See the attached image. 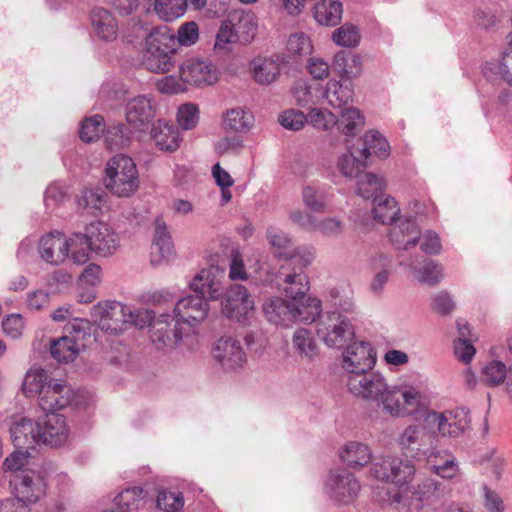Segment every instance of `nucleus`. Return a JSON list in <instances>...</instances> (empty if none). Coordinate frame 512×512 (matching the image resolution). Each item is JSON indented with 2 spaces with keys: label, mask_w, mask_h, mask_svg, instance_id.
<instances>
[{
  "label": "nucleus",
  "mask_w": 512,
  "mask_h": 512,
  "mask_svg": "<svg viewBox=\"0 0 512 512\" xmlns=\"http://www.w3.org/2000/svg\"><path fill=\"white\" fill-rule=\"evenodd\" d=\"M398 224L390 230V239L398 248L408 250L410 247L417 245L420 239V229L412 217L404 220L398 219Z\"/></svg>",
  "instance_id": "bb28decb"
},
{
  "label": "nucleus",
  "mask_w": 512,
  "mask_h": 512,
  "mask_svg": "<svg viewBox=\"0 0 512 512\" xmlns=\"http://www.w3.org/2000/svg\"><path fill=\"white\" fill-rule=\"evenodd\" d=\"M152 139L156 146L166 152L176 151L181 142L178 127L163 120H158L152 127Z\"/></svg>",
  "instance_id": "c756f323"
},
{
  "label": "nucleus",
  "mask_w": 512,
  "mask_h": 512,
  "mask_svg": "<svg viewBox=\"0 0 512 512\" xmlns=\"http://www.w3.org/2000/svg\"><path fill=\"white\" fill-rule=\"evenodd\" d=\"M34 387L43 413H56L67 407L74 397L72 388L65 381L55 379L42 368L34 370Z\"/></svg>",
  "instance_id": "20e7f679"
},
{
  "label": "nucleus",
  "mask_w": 512,
  "mask_h": 512,
  "mask_svg": "<svg viewBox=\"0 0 512 512\" xmlns=\"http://www.w3.org/2000/svg\"><path fill=\"white\" fill-rule=\"evenodd\" d=\"M179 76L183 83L196 87L212 85L218 80L215 66L200 59H187L180 64Z\"/></svg>",
  "instance_id": "a211bd4d"
},
{
  "label": "nucleus",
  "mask_w": 512,
  "mask_h": 512,
  "mask_svg": "<svg viewBox=\"0 0 512 512\" xmlns=\"http://www.w3.org/2000/svg\"><path fill=\"white\" fill-rule=\"evenodd\" d=\"M91 23L96 36L106 42L114 41L118 35V23L113 14L101 7L91 11Z\"/></svg>",
  "instance_id": "cd10ccee"
},
{
  "label": "nucleus",
  "mask_w": 512,
  "mask_h": 512,
  "mask_svg": "<svg viewBox=\"0 0 512 512\" xmlns=\"http://www.w3.org/2000/svg\"><path fill=\"white\" fill-rule=\"evenodd\" d=\"M373 204L372 213L376 221L385 225H390L396 221L400 210L394 198L387 196L383 199L381 196Z\"/></svg>",
  "instance_id": "a18cd8bd"
},
{
  "label": "nucleus",
  "mask_w": 512,
  "mask_h": 512,
  "mask_svg": "<svg viewBox=\"0 0 512 512\" xmlns=\"http://www.w3.org/2000/svg\"><path fill=\"white\" fill-rule=\"evenodd\" d=\"M156 14L162 20L171 22L186 11L185 0H150Z\"/></svg>",
  "instance_id": "49530a36"
},
{
  "label": "nucleus",
  "mask_w": 512,
  "mask_h": 512,
  "mask_svg": "<svg viewBox=\"0 0 512 512\" xmlns=\"http://www.w3.org/2000/svg\"><path fill=\"white\" fill-rule=\"evenodd\" d=\"M140 323L150 327V339L158 350L173 349L184 335L190 334L177 318L170 314H161L155 318L152 311L145 310Z\"/></svg>",
  "instance_id": "423d86ee"
},
{
  "label": "nucleus",
  "mask_w": 512,
  "mask_h": 512,
  "mask_svg": "<svg viewBox=\"0 0 512 512\" xmlns=\"http://www.w3.org/2000/svg\"><path fill=\"white\" fill-rule=\"evenodd\" d=\"M254 117L242 108L228 110L224 116L223 127L226 132L243 133L253 126Z\"/></svg>",
  "instance_id": "e433bc0d"
},
{
  "label": "nucleus",
  "mask_w": 512,
  "mask_h": 512,
  "mask_svg": "<svg viewBox=\"0 0 512 512\" xmlns=\"http://www.w3.org/2000/svg\"><path fill=\"white\" fill-rule=\"evenodd\" d=\"M448 493L447 486L433 478L423 479L416 487L397 493L393 502L407 512H420L425 506L439 501Z\"/></svg>",
  "instance_id": "0eeeda50"
},
{
  "label": "nucleus",
  "mask_w": 512,
  "mask_h": 512,
  "mask_svg": "<svg viewBox=\"0 0 512 512\" xmlns=\"http://www.w3.org/2000/svg\"><path fill=\"white\" fill-rule=\"evenodd\" d=\"M146 493L143 488L135 486L127 488L119 493L114 500V504L118 507H123L124 510L131 512L138 510L145 504Z\"/></svg>",
  "instance_id": "09e8293b"
},
{
  "label": "nucleus",
  "mask_w": 512,
  "mask_h": 512,
  "mask_svg": "<svg viewBox=\"0 0 512 512\" xmlns=\"http://www.w3.org/2000/svg\"><path fill=\"white\" fill-rule=\"evenodd\" d=\"M339 118H336L334 125H337L338 130L347 135L355 136L364 126V116L357 108H344L341 109Z\"/></svg>",
  "instance_id": "58836bf2"
},
{
  "label": "nucleus",
  "mask_w": 512,
  "mask_h": 512,
  "mask_svg": "<svg viewBox=\"0 0 512 512\" xmlns=\"http://www.w3.org/2000/svg\"><path fill=\"white\" fill-rule=\"evenodd\" d=\"M230 21L233 29L236 32L239 43L247 44L255 36L257 24L254 20L252 13H245L244 11H233L229 13Z\"/></svg>",
  "instance_id": "72a5a7b5"
},
{
  "label": "nucleus",
  "mask_w": 512,
  "mask_h": 512,
  "mask_svg": "<svg viewBox=\"0 0 512 512\" xmlns=\"http://www.w3.org/2000/svg\"><path fill=\"white\" fill-rule=\"evenodd\" d=\"M333 41L343 47H354L360 41L358 28L352 24H344L334 30L332 35Z\"/></svg>",
  "instance_id": "4d7b16f0"
},
{
  "label": "nucleus",
  "mask_w": 512,
  "mask_h": 512,
  "mask_svg": "<svg viewBox=\"0 0 512 512\" xmlns=\"http://www.w3.org/2000/svg\"><path fill=\"white\" fill-rule=\"evenodd\" d=\"M342 3L338 0H320L313 7L315 20L323 26H336L341 22Z\"/></svg>",
  "instance_id": "2f4dec72"
},
{
  "label": "nucleus",
  "mask_w": 512,
  "mask_h": 512,
  "mask_svg": "<svg viewBox=\"0 0 512 512\" xmlns=\"http://www.w3.org/2000/svg\"><path fill=\"white\" fill-rule=\"evenodd\" d=\"M40 257L51 265H59L68 257L67 239L59 232L48 233L39 241Z\"/></svg>",
  "instance_id": "393cba45"
},
{
  "label": "nucleus",
  "mask_w": 512,
  "mask_h": 512,
  "mask_svg": "<svg viewBox=\"0 0 512 512\" xmlns=\"http://www.w3.org/2000/svg\"><path fill=\"white\" fill-rule=\"evenodd\" d=\"M214 358L224 369L235 370L246 362V354L240 342L232 337H221L213 349Z\"/></svg>",
  "instance_id": "4be33fe9"
},
{
  "label": "nucleus",
  "mask_w": 512,
  "mask_h": 512,
  "mask_svg": "<svg viewBox=\"0 0 512 512\" xmlns=\"http://www.w3.org/2000/svg\"><path fill=\"white\" fill-rule=\"evenodd\" d=\"M199 37L198 26L195 22H186L178 29L177 37L175 36L177 47L179 45L191 46L196 43Z\"/></svg>",
  "instance_id": "338daca9"
},
{
  "label": "nucleus",
  "mask_w": 512,
  "mask_h": 512,
  "mask_svg": "<svg viewBox=\"0 0 512 512\" xmlns=\"http://www.w3.org/2000/svg\"><path fill=\"white\" fill-rule=\"evenodd\" d=\"M105 142L111 150L125 148L130 142L129 128L123 123L109 126L105 134Z\"/></svg>",
  "instance_id": "5fc2aeb1"
},
{
  "label": "nucleus",
  "mask_w": 512,
  "mask_h": 512,
  "mask_svg": "<svg viewBox=\"0 0 512 512\" xmlns=\"http://www.w3.org/2000/svg\"><path fill=\"white\" fill-rule=\"evenodd\" d=\"M79 352L75 344L65 334L56 340H52L50 343L51 356L58 362H72L76 359Z\"/></svg>",
  "instance_id": "de8ad7c7"
},
{
  "label": "nucleus",
  "mask_w": 512,
  "mask_h": 512,
  "mask_svg": "<svg viewBox=\"0 0 512 512\" xmlns=\"http://www.w3.org/2000/svg\"><path fill=\"white\" fill-rule=\"evenodd\" d=\"M389 144L387 140L375 130H370L363 137V147L359 149V154L364 160H368L371 155L380 158L388 156Z\"/></svg>",
  "instance_id": "c9c22d12"
},
{
  "label": "nucleus",
  "mask_w": 512,
  "mask_h": 512,
  "mask_svg": "<svg viewBox=\"0 0 512 512\" xmlns=\"http://www.w3.org/2000/svg\"><path fill=\"white\" fill-rule=\"evenodd\" d=\"M177 121L182 129H193L199 121L198 106L193 103H187L182 105L177 113Z\"/></svg>",
  "instance_id": "bf43d9fd"
},
{
  "label": "nucleus",
  "mask_w": 512,
  "mask_h": 512,
  "mask_svg": "<svg viewBox=\"0 0 512 512\" xmlns=\"http://www.w3.org/2000/svg\"><path fill=\"white\" fill-rule=\"evenodd\" d=\"M303 203L306 208L315 213L325 212L324 195L317 189L307 186L302 191Z\"/></svg>",
  "instance_id": "052dcab7"
},
{
  "label": "nucleus",
  "mask_w": 512,
  "mask_h": 512,
  "mask_svg": "<svg viewBox=\"0 0 512 512\" xmlns=\"http://www.w3.org/2000/svg\"><path fill=\"white\" fill-rule=\"evenodd\" d=\"M254 310V301L245 286L232 285L226 293L225 301L222 303L224 315L238 322L247 318Z\"/></svg>",
  "instance_id": "6ab92c4d"
},
{
  "label": "nucleus",
  "mask_w": 512,
  "mask_h": 512,
  "mask_svg": "<svg viewBox=\"0 0 512 512\" xmlns=\"http://www.w3.org/2000/svg\"><path fill=\"white\" fill-rule=\"evenodd\" d=\"M333 69L348 79L356 77L361 71V59L351 51H338L334 55Z\"/></svg>",
  "instance_id": "ea45409f"
},
{
  "label": "nucleus",
  "mask_w": 512,
  "mask_h": 512,
  "mask_svg": "<svg viewBox=\"0 0 512 512\" xmlns=\"http://www.w3.org/2000/svg\"><path fill=\"white\" fill-rule=\"evenodd\" d=\"M47 482V476L41 473L34 477V504H38L36 511L43 508L47 512H60L61 504L54 497L46 496Z\"/></svg>",
  "instance_id": "a19ab883"
},
{
  "label": "nucleus",
  "mask_w": 512,
  "mask_h": 512,
  "mask_svg": "<svg viewBox=\"0 0 512 512\" xmlns=\"http://www.w3.org/2000/svg\"><path fill=\"white\" fill-rule=\"evenodd\" d=\"M145 37L141 63L153 73L169 72L176 64L177 43L175 34L167 25L152 28Z\"/></svg>",
  "instance_id": "f03ea898"
},
{
  "label": "nucleus",
  "mask_w": 512,
  "mask_h": 512,
  "mask_svg": "<svg viewBox=\"0 0 512 512\" xmlns=\"http://www.w3.org/2000/svg\"><path fill=\"white\" fill-rule=\"evenodd\" d=\"M425 422L441 436L456 438L470 427L471 419L469 410L460 407L448 413L430 411L425 416Z\"/></svg>",
  "instance_id": "f8f14e48"
},
{
  "label": "nucleus",
  "mask_w": 512,
  "mask_h": 512,
  "mask_svg": "<svg viewBox=\"0 0 512 512\" xmlns=\"http://www.w3.org/2000/svg\"><path fill=\"white\" fill-rule=\"evenodd\" d=\"M392 265V260L384 254H378L371 259V267L378 271L371 283L373 292L379 293L388 281V270Z\"/></svg>",
  "instance_id": "3c124183"
},
{
  "label": "nucleus",
  "mask_w": 512,
  "mask_h": 512,
  "mask_svg": "<svg viewBox=\"0 0 512 512\" xmlns=\"http://www.w3.org/2000/svg\"><path fill=\"white\" fill-rule=\"evenodd\" d=\"M151 264L157 265L168 259L173 253V243L166 224L161 217L155 221V235L151 246Z\"/></svg>",
  "instance_id": "c85d7f7f"
},
{
  "label": "nucleus",
  "mask_w": 512,
  "mask_h": 512,
  "mask_svg": "<svg viewBox=\"0 0 512 512\" xmlns=\"http://www.w3.org/2000/svg\"><path fill=\"white\" fill-rule=\"evenodd\" d=\"M370 473L377 480L403 486L413 480L416 468L408 460L387 455L373 461Z\"/></svg>",
  "instance_id": "9d476101"
},
{
  "label": "nucleus",
  "mask_w": 512,
  "mask_h": 512,
  "mask_svg": "<svg viewBox=\"0 0 512 512\" xmlns=\"http://www.w3.org/2000/svg\"><path fill=\"white\" fill-rule=\"evenodd\" d=\"M279 278L283 279L282 289L285 295L291 298L294 303H304L307 306V295L309 291L308 277L303 273L302 268L297 271H289V267L282 266L279 270Z\"/></svg>",
  "instance_id": "5701e85b"
},
{
  "label": "nucleus",
  "mask_w": 512,
  "mask_h": 512,
  "mask_svg": "<svg viewBox=\"0 0 512 512\" xmlns=\"http://www.w3.org/2000/svg\"><path fill=\"white\" fill-rule=\"evenodd\" d=\"M239 42L236 32L233 29V25L230 21L229 16L225 19L216 35V41L214 44L215 49H223L227 44Z\"/></svg>",
  "instance_id": "0e129e2a"
},
{
  "label": "nucleus",
  "mask_w": 512,
  "mask_h": 512,
  "mask_svg": "<svg viewBox=\"0 0 512 512\" xmlns=\"http://www.w3.org/2000/svg\"><path fill=\"white\" fill-rule=\"evenodd\" d=\"M408 266L417 274L419 282L429 286L437 285L444 277L443 267L431 259H424L421 267H417L414 261Z\"/></svg>",
  "instance_id": "79ce46f5"
},
{
  "label": "nucleus",
  "mask_w": 512,
  "mask_h": 512,
  "mask_svg": "<svg viewBox=\"0 0 512 512\" xmlns=\"http://www.w3.org/2000/svg\"><path fill=\"white\" fill-rule=\"evenodd\" d=\"M93 332V324L86 319L75 318L64 327L65 335L79 351L86 348L87 343L93 338Z\"/></svg>",
  "instance_id": "473e14b6"
},
{
  "label": "nucleus",
  "mask_w": 512,
  "mask_h": 512,
  "mask_svg": "<svg viewBox=\"0 0 512 512\" xmlns=\"http://www.w3.org/2000/svg\"><path fill=\"white\" fill-rule=\"evenodd\" d=\"M307 117L314 127L322 130H328L336 122V116L333 113L320 108L311 109Z\"/></svg>",
  "instance_id": "69168bd1"
},
{
  "label": "nucleus",
  "mask_w": 512,
  "mask_h": 512,
  "mask_svg": "<svg viewBox=\"0 0 512 512\" xmlns=\"http://www.w3.org/2000/svg\"><path fill=\"white\" fill-rule=\"evenodd\" d=\"M340 457L349 467L357 469L371 462L372 454L367 445L359 442H350L344 447Z\"/></svg>",
  "instance_id": "f704fd0d"
},
{
  "label": "nucleus",
  "mask_w": 512,
  "mask_h": 512,
  "mask_svg": "<svg viewBox=\"0 0 512 512\" xmlns=\"http://www.w3.org/2000/svg\"><path fill=\"white\" fill-rule=\"evenodd\" d=\"M323 97L334 108L344 109L353 101L354 89L349 80H329L323 91Z\"/></svg>",
  "instance_id": "7c9ffc66"
},
{
  "label": "nucleus",
  "mask_w": 512,
  "mask_h": 512,
  "mask_svg": "<svg viewBox=\"0 0 512 512\" xmlns=\"http://www.w3.org/2000/svg\"><path fill=\"white\" fill-rule=\"evenodd\" d=\"M68 254L76 264H85L89 260L90 249L89 239L85 233H74L67 239Z\"/></svg>",
  "instance_id": "c03bdc74"
},
{
  "label": "nucleus",
  "mask_w": 512,
  "mask_h": 512,
  "mask_svg": "<svg viewBox=\"0 0 512 512\" xmlns=\"http://www.w3.org/2000/svg\"><path fill=\"white\" fill-rule=\"evenodd\" d=\"M156 505L164 512H179L184 506V499L181 493L162 490L158 492Z\"/></svg>",
  "instance_id": "13d9d810"
},
{
  "label": "nucleus",
  "mask_w": 512,
  "mask_h": 512,
  "mask_svg": "<svg viewBox=\"0 0 512 512\" xmlns=\"http://www.w3.org/2000/svg\"><path fill=\"white\" fill-rule=\"evenodd\" d=\"M142 313H133L121 302L106 301L92 307L91 319L101 330L118 334L127 324H135L142 328L143 324L138 321Z\"/></svg>",
  "instance_id": "6e6552de"
},
{
  "label": "nucleus",
  "mask_w": 512,
  "mask_h": 512,
  "mask_svg": "<svg viewBox=\"0 0 512 512\" xmlns=\"http://www.w3.org/2000/svg\"><path fill=\"white\" fill-rule=\"evenodd\" d=\"M308 122V117L300 110H286L279 116V123L286 129L298 131Z\"/></svg>",
  "instance_id": "680f3d73"
},
{
  "label": "nucleus",
  "mask_w": 512,
  "mask_h": 512,
  "mask_svg": "<svg viewBox=\"0 0 512 512\" xmlns=\"http://www.w3.org/2000/svg\"><path fill=\"white\" fill-rule=\"evenodd\" d=\"M376 363V351L369 342L355 341L342 355V368L348 376L372 370Z\"/></svg>",
  "instance_id": "ddd939ff"
},
{
  "label": "nucleus",
  "mask_w": 512,
  "mask_h": 512,
  "mask_svg": "<svg viewBox=\"0 0 512 512\" xmlns=\"http://www.w3.org/2000/svg\"><path fill=\"white\" fill-rule=\"evenodd\" d=\"M384 181L373 173H366L360 175L357 181V194L364 199H373L376 202L381 197V192L384 190Z\"/></svg>",
  "instance_id": "37998d69"
},
{
  "label": "nucleus",
  "mask_w": 512,
  "mask_h": 512,
  "mask_svg": "<svg viewBox=\"0 0 512 512\" xmlns=\"http://www.w3.org/2000/svg\"><path fill=\"white\" fill-rule=\"evenodd\" d=\"M25 452L17 449L11 453L3 462V469L12 472L9 481L12 492L19 501L29 500L31 493L32 477L30 470L25 468L29 464V448Z\"/></svg>",
  "instance_id": "9b49d317"
},
{
  "label": "nucleus",
  "mask_w": 512,
  "mask_h": 512,
  "mask_svg": "<svg viewBox=\"0 0 512 512\" xmlns=\"http://www.w3.org/2000/svg\"><path fill=\"white\" fill-rule=\"evenodd\" d=\"M266 320L275 325L289 326L295 321H315L321 313V302L316 298L304 303H291L281 297H271L262 306Z\"/></svg>",
  "instance_id": "7ed1b4c3"
},
{
  "label": "nucleus",
  "mask_w": 512,
  "mask_h": 512,
  "mask_svg": "<svg viewBox=\"0 0 512 512\" xmlns=\"http://www.w3.org/2000/svg\"><path fill=\"white\" fill-rule=\"evenodd\" d=\"M105 130L104 118L100 115H94L85 118L80 126L79 136L82 141L91 143L97 141Z\"/></svg>",
  "instance_id": "864d4df0"
},
{
  "label": "nucleus",
  "mask_w": 512,
  "mask_h": 512,
  "mask_svg": "<svg viewBox=\"0 0 512 512\" xmlns=\"http://www.w3.org/2000/svg\"><path fill=\"white\" fill-rule=\"evenodd\" d=\"M286 48L292 55H309L312 51V43L306 34L296 33L289 37Z\"/></svg>",
  "instance_id": "e2e57ef3"
},
{
  "label": "nucleus",
  "mask_w": 512,
  "mask_h": 512,
  "mask_svg": "<svg viewBox=\"0 0 512 512\" xmlns=\"http://www.w3.org/2000/svg\"><path fill=\"white\" fill-rule=\"evenodd\" d=\"M318 337L330 348H343L355 336L352 318L331 311L317 324Z\"/></svg>",
  "instance_id": "1a4fd4ad"
},
{
  "label": "nucleus",
  "mask_w": 512,
  "mask_h": 512,
  "mask_svg": "<svg viewBox=\"0 0 512 512\" xmlns=\"http://www.w3.org/2000/svg\"><path fill=\"white\" fill-rule=\"evenodd\" d=\"M507 372L503 362L494 360L483 367L480 379L487 386H498L505 380Z\"/></svg>",
  "instance_id": "6e6d98bb"
},
{
  "label": "nucleus",
  "mask_w": 512,
  "mask_h": 512,
  "mask_svg": "<svg viewBox=\"0 0 512 512\" xmlns=\"http://www.w3.org/2000/svg\"><path fill=\"white\" fill-rule=\"evenodd\" d=\"M154 107L151 100L146 96H136L130 98L125 106L126 121L134 129L142 130L154 118Z\"/></svg>",
  "instance_id": "a878e982"
},
{
  "label": "nucleus",
  "mask_w": 512,
  "mask_h": 512,
  "mask_svg": "<svg viewBox=\"0 0 512 512\" xmlns=\"http://www.w3.org/2000/svg\"><path fill=\"white\" fill-rule=\"evenodd\" d=\"M289 63V56L276 53L270 57H257L252 63L253 79L260 85H269L280 75L281 66Z\"/></svg>",
  "instance_id": "412c9836"
},
{
  "label": "nucleus",
  "mask_w": 512,
  "mask_h": 512,
  "mask_svg": "<svg viewBox=\"0 0 512 512\" xmlns=\"http://www.w3.org/2000/svg\"><path fill=\"white\" fill-rule=\"evenodd\" d=\"M326 487L330 497L340 504L353 502L361 488L354 474L346 470L330 472Z\"/></svg>",
  "instance_id": "dca6fc26"
},
{
  "label": "nucleus",
  "mask_w": 512,
  "mask_h": 512,
  "mask_svg": "<svg viewBox=\"0 0 512 512\" xmlns=\"http://www.w3.org/2000/svg\"><path fill=\"white\" fill-rule=\"evenodd\" d=\"M425 429L419 425H409L398 438V446L401 453L407 458L420 459L427 456L424 439Z\"/></svg>",
  "instance_id": "b1692460"
},
{
  "label": "nucleus",
  "mask_w": 512,
  "mask_h": 512,
  "mask_svg": "<svg viewBox=\"0 0 512 512\" xmlns=\"http://www.w3.org/2000/svg\"><path fill=\"white\" fill-rule=\"evenodd\" d=\"M11 440L15 448H30L32 438V421L28 418H21L10 427Z\"/></svg>",
  "instance_id": "603ef678"
},
{
  "label": "nucleus",
  "mask_w": 512,
  "mask_h": 512,
  "mask_svg": "<svg viewBox=\"0 0 512 512\" xmlns=\"http://www.w3.org/2000/svg\"><path fill=\"white\" fill-rule=\"evenodd\" d=\"M366 165L367 160H364V158L360 156L359 149L354 148L342 154L337 161V169L347 178L360 176Z\"/></svg>",
  "instance_id": "4c0bfd02"
},
{
  "label": "nucleus",
  "mask_w": 512,
  "mask_h": 512,
  "mask_svg": "<svg viewBox=\"0 0 512 512\" xmlns=\"http://www.w3.org/2000/svg\"><path fill=\"white\" fill-rule=\"evenodd\" d=\"M105 187L118 197H129L139 187V176L133 159L124 154L110 158L105 167Z\"/></svg>",
  "instance_id": "39448f33"
},
{
  "label": "nucleus",
  "mask_w": 512,
  "mask_h": 512,
  "mask_svg": "<svg viewBox=\"0 0 512 512\" xmlns=\"http://www.w3.org/2000/svg\"><path fill=\"white\" fill-rule=\"evenodd\" d=\"M293 346L301 357L312 359L318 354V348L312 333L304 328L297 329L293 335Z\"/></svg>",
  "instance_id": "8fccbe9b"
},
{
  "label": "nucleus",
  "mask_w": 512,
  "mask_h": 512,
  "mask_svg": "<svg viewBox=\"0 0 512 512\" xmlns=\"http://www.w3.org/2000/svg\"><path fill=\"white\" fill-rule=\"evenodd\" d=\"M428 461L431 464L432 471L443 479H452L458 473L459 468L454 457H449L439 463H434L429 457Z\"/></svg>",
  "instance_id": "774afa93"
},
{
  "label": "nucleus",
  "mask_w": 512,
  "mask_h": 512,
  "mask_svg": "<svg viewBox=\"0 0 512 512\" xmlns=\"http://www.w3.org/2000/svg\"><path fill=\"white\" fill-rule=\"evenodd\" d=\"M36 426L37 436L34 435V441L58 447L63 445L68 438L66 419L61 414L46 412L42 417H38Z\"/></svg>",
  "instance_id": "4468645a"
},
{
  "label": "nucleus",
  "mask_w": 512,
  "mask_h": 512,
  "mask_svg": "<svg viewBox=\"0 0 512 512\" xmlns=\"http://www.w3.org/2000/svg\"><path fill=\"white\" fill-rule=\"evenodd\" d=\"M420 395L414 389L389 387L385 384V391L381 392L380 399L383 408L392 416H404L410 413L408 407H416Z\"/></svg>",
  "instance_id": "2eb2a0df"
},
{
  "label": "nucleus",
  "mask_w": 512,
  "mask_h": 512,
  "mask_svg": "<svg viewBox=\"0 0 512 512\" xmlns=\"http://www.w3.org/2000/svg\"><path fill=\"white\" fill-rule=\"evenodd\" d=\"M190 288L195 293L177 301L174 316L189 333L202 323L209 311V300H216L222 295V286L215 279L212 268L201 270L193 279Z\"/></svg>",
  "instance_id": "f257e3e1"
},
{
  "label": "nucleus",
  "mask_w": 512,
  "mask_h": 512,
  "mask_svg": "<svg viewBox=\"0 0 512 512\" xmlns=\"http://www.w3.org/2000/svg\"><path fill=\"white\" fill-rule=\"evenodd\" d=\"M385 384L383 376L371 370L351 374L347 378L349 391L365 400L379 401L381 392L385 391Z\"/></svg>",
  "instance_id": "f3484780"
},
{
  "label": "nucleus",
  "mask_w": 512,
  "mask_h": 512,
  "mask_svg": "<svg viewBox=\"0 0 512 512\" xmlns=\"http://www.w3.org/2000/svg\"><path fill=\"white\" fill-rule=\"evenodd\" d=\"M92 252L101 257L115 253L119 246L117 234L104 222H93L86 227Z\"/></svg>",
  "instance_id": "aec40b11"
}]
</instances>
